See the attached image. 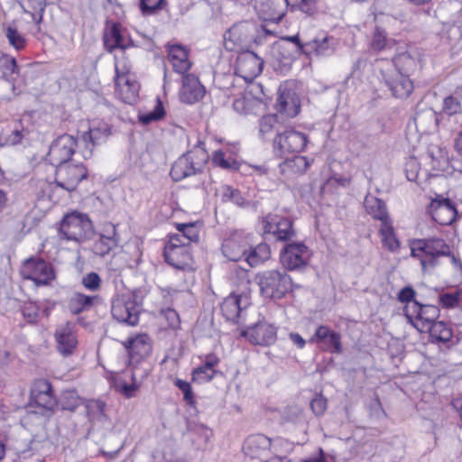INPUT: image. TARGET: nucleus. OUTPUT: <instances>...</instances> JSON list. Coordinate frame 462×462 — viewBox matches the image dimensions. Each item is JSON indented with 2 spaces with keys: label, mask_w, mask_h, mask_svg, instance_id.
I'll return each instance as SVG.
<instances>
[{
  "label": "nucleus",
  "mask_w": 462,
  "mask_h": 462,
  "mask_svg": "<svg viewBox=\"0 0 462 462\" xmlns=\"http://www.w3.org/2000/svg\"><path fill=\"white\" fill-rule=\"evenodd\" d=\"M78 152L72 146H49L48 155L51 164L56 165L55 184L69 191H74L79 182L88 178V170L82 163L70 162Z\"/></svg>",
  "instance_id": "nucleus-1"
},
{
  "label": "nucleus",
  "mask_w": 462,
  "mask_h": 462,
  "mask_svg": "<svg viewBox=\"0 0 462 462\" xmlns=\"http://www.w3.org/2000/svg\"><path fill=\"white\" fill-rule=\"evenodd\" d=\"M275 31L266 24L258 25L252 21L235 23L224 33V46L229 51L250 50L252 46L262 45L268 36H274Z\"/></svg>",
  "instance_id": "nucleus-2"
},
{
  "label": "nucleus",
  "mask_w": 462,
  "mask_h": 462,
  "mask_svg": "<svg viewBox=\"0 0 462 462\" xmlns=\"http://www.w3.org/2000/svg\"><path fill=\"white\" fill-rule=\"evenodd\" d=\"M208 161V153L203 146H194V149L182 153L171 165L170 176L174 182L195 177L197 183L194 188H200L205 181L204 170Z\"/></svg>",
  "instance_id": "nucleus-3"
},
{
  "label": "nucleus",
  "mask_w": 462,
  "mask_h": 462,
  "mask_svg": "<svg viewBox=\"0 0 462 462\" xmlns=\"http://www.w3.org/2000/svg\"><path fill=\"white\" fill-rule=\"evenodd\" d=\"M411 256L420 261L423 273L439 266L441 257L450 254V245L438 236L414 238L409 241Z\"/></svg>",
  "instance_id": "nucleus-4"
},
{
  "label": "nucleus",
  "mask_w": 462,
  "mask_h": 462,
  "mask_svg": "<svg viewBox=\"0 0 462 462\" xmlns=\"http://www.w3.org/2000/svg\"><path fill=\"white\" fill-rule=\"evenodd\" d=\"M279 441L263 434H253L245 439L242 448L246 457L260 462H291L287 457L277 454Z\"/></svg>",
  "instance_id": "nucleus-5"
},
{
  "label": "nucleus",
  "mask_w": 462,
  "mask_h": 462,
  "mask_svg": "<svg viewBox=\"0 0 462 462\" xmlns=\"http://www.w3.org/2000/svg\"><path fill=\"white\" fill-rule=\"evenodd\" d=\"M59 231L64 239L79 243L92 239L95 235L94 226L88 216L77 210L63 216Z\"/></svg>",
  "instance_id": "nucleus-6"
},
{
  "label": "nucleus",
  "mask_w": 462,
  "mask_h": 462,
  "mask_svg": "<svg viewBox=\"0 0 462 462\" xmlns=\"http://www.w3.org/2000/svg\"><path fill=\"white\" fill-rule=\"evenodd\" d=\"M256 279L261 294L273 300L282 299L293 288L292 279L285 270H266L259 273Z\"/></svg>",
  "instance_id": "nucleus-7"
},
{
  "label": "nucleus",
  "mask_w": 462,
  "mask_h": 462,
  "mask_svg": "<svg viewBox=\"0 0 462 462\" xmlns=\"http://www.w3.org/2000/svg\"><path fill=\"white\" fill-rule=\"evenodd\" d=\"M123 346L127 351L128 366L139 371H141L142 367L149 366L151 368L147 359L152 354V343L148 334L138 333L129 337L123 342Z\"/></svg>",
  "instance_id": "nucleus-8"
},
{
  "label": "nucleus",
  "mask_w": 462,
  "mask_h": 462,
  "mask_svg": "<svg viewBox=\"0 0 462 462\" xmlns=\"http://www.w3.org/2000/svg\"><path fill=\"white\" fill-rule=\"evenodd\" d=\"M21 275L37 287L50 285L56 279L52 263L39 256H31L23 262Z\"/></svg>",
  "instance_id": "nucleus-9"
},
{
  "label": "nucleus",
  "mask_w": 462,
  "mask_h": 462,
  "mask_svg": "<svg viewBox=\"0 0 462 462\" xmlns=\"http://www.w3.org/2000/svg\"><path fill=\"white\" fill-rule=\"evenodd\" d=\"M111 313L119 323L134 327L139 323L141 305L136 291L117 296L112 300Z\"/></svg>",
  "instance_id": "nucleus-10"
},
{
  "label": "nucleus",
  "mask_w": 462,
  "mask_h": 462,
  "mask_svg": "<svg viewBox=\"0 0 462 462\" xmlns=\"http://www.w3.org/2000/svg\"><path fill=\"white\" fill-rule=\"evenodd\" d=\"M265 239L290 243L297 236L293 221L287 217L268 214L262 218Z\"/></svg>",
  "instance_id": "nucleus-11"
},
{
  "label": "nucleus",
  "mask_w": 462,
  "mask_h": 462,
  "mask_svg": "<svg viewBox=\"0 0 462 462\" xmlns=\"http://www.w3.org/2000/svg\"><path fill=\"white\" fill-rule=\"evenodd\" d=\"M439 312L438 306L421 304L419 301L403 308V314L408 322L420 332H425V328L438 319Z\"/></svg>",
  "instance_id": "nucleus-12"
},
{
  "label": "nucleus",
  "mask_w": 462,
  "mask_h": 462,
  "mask_svg": "<svg viewBox=\"0 0 462 462\" xmlns=\"http://www.w3.org/2000/svg\"><path fill=\"white\" fill-rule=\"evenodd\" d=\"M30 404L42 409V415H50L58 406V401L54 395V390L51 382L47 379L35 380L31 387Z\"/></svg>",
  "instance_id": "nucleus-13"
},
{
  "label": "nucleus",
  "mask_w": 462,
  "mask_h": 462,
  "mask_svg": "<svg viewBox=\"0 0 462 462\" xmlns=\"http://www.w3.org/2000/svg\"><path fill=\"white\" fill-rule=\"evenodd\" d=\"M382 81L396 98H407L413 91V81L411 76L393 70L392 69H380Z\"/></svg>",
  "instance_id": "nucleus-14"
},
{
  "label": "nucleus",
  "mask_w": 462,
  "mask_h": 462,
  "mask_svg": "<svg viewBox=\"0 0 462 462\" xmlns=\"http://www.w3.org/2000/svg\"><path fill=\"white\" fill-rule=\"evenodd\" d=\"M308 246L304 242H290L284 245L280 251V262L288 271H299L308 265Z\"/></svg>",
  "instance_id": "nucleus-15"
},
{
  "label": "nucleus",
  "mask_w": 462,
  "mask_h": 462,
  "mask_svg": "<svg viewBox=\"0 0 462 462\" xmlns=\"http://www.w3.org/2000/svg\"><path fill=\"white\" fill-rule=\"evenodd\" d=\"M53 337L56 351L62 357H69L75 353L79 341L74 323L66 321L57 325Z\"/></svg>",
  "instance_id": "nucleus-16"
},
{
  "label": "nucleus",
  "mask_w": 462,
  "mask_h": 462,
  "mask_svg": "<svg viewBox=\"0 0 462 462\" xmlns=\"http://www.w3.org/2000/svg\"><path fill=\"white\" fill-rule=\"evenodd\" d=\"M240 335L253 345L268 346L277 339V327L265 320H259L242 330Z\"/></svg>",
  "instance_id": "nucleus-17"
},
{
  "label": "nucleus",
  "mask_w": 462,
  "mask_h": 462,
  "mask_svg": "<svg viewBox=\"0 0 462 462\" xmlns=\"http://www.w3.org/2000/svg\"><path fill=\"white\" fill-rule=\"evenodd\" d=\"M427 211L432 219L441 226L451 225L457 217V209L455 203L449 198L442 196H437L431 199Z\"/></svg>",
  "instance_id": "nucleus-18"
},
{
  "label": "nucleus",
  "mask_w": 462,
  "mask_h": 462,
  "mask_svg": "<svg viewBox=\"0 0 462 462\" xmlns=\"http://www.w3.org/2000/svg\"><path fill=\"white\" fill-rule=\"evenodd\" d=\"M337 47V40L326 32H319L310 38L306 45L305 56L310 60L324 59L332 56Z\"/></svg>",
  "instance_id": "nucleus-19"
},
{
  "label": "nucleus",
  "mask_w": 462,
  "mask_h": 462,
  "mask_svg": "<svg viewBox=\"0 0 462 462\" xmlns=\"http://www.w3.org/2000/svg\"><path fill=\"white\" fill-rule=\"evenodd\" d=\"M236 60V73L245 79H252L260 75L263 69V60L251 50L238 51Z\"/></svg>",
  "instance_id": "nucleus-20"
},
{
  "label": "nucleus",
  "mask_w": 462,
  "mask_h": 462,
  "mask_svg": "<svg viewBox=\"0 0 462 462\" xmlns=\"http://www.w3.org/2000/svg\"><path fill=\"white\" fill-rule=\"evenodd\" d=\"M97 236L91 246V251L95 255L104 257L118 246L120 237L116 226L110 222L103 225Z\"/></svg>",
  "instance_id": "nucleus-21"
},
{
  "label": "nucleus",
  "mask_w": 462,
  "mask_h": 462,
  "mask_svg": "<svg viewBox=\"0 0 462 462\" xmlns=\"http://www.w3.org/2000/svg\"><path fill=\"white\" fill-rule=\"evenodd\" d=\"M287 9L288 5L285 0H264L257 7L258 15L267 28L271 24L279 23L285 16Z\"/></svg>",
  "instance_id": "nucleus-22"
},
{
  "label": "nucleus",
  "mask_w": 462,
  "mask_h": 462,
  "mask_svg": "<svg viewBox=\"0 0 462 462\" xmlns=\"http://www.w3.org/2000/svg\"><path fill=\"white\" fill-rule=\"evenodd\" d=\"M274 106L278 113L290 118L295 117L300 111L299 97L295 91L283 85H281L278 89Z\"/></svg>",
  "instance_id": "nucleus-23"
},
{
  "label": "nucleus",
  "mask_w": 462,
  "mask_h": 462,
  "mask_svg": "<svg viewBox=\"0 0 462 462\" xmlns=\"http://www.w3.org/2000/svg\"><path fill=\"white\" fill-rule=\"evenodd\" d=\"M182 86L180 99L182 103L192 105L201 100L206 93L205 87L194 74H182Z\"/></svg>",
  "instance_id": "nucleus-24"
},
{
  "label": "nucleus",
  "mask_w": 462,
  "mask_h": 462,
  "mask_svg": "<svg viewBox=\"0 0 462 462\" xmlns=\"http://www.w3.org/2000/svg\"><path fill=\"white\" fill-rule=\"evenodd\" d=\"M165 262L175 269L181 271L192 270L193 255L191 246L164 248Z\"/></svg>",
  "instance_id": "nucleus-25"
},
{
  "label": "nucleus",
  "mask_w": 462,
  "mask_h": 462,
  "mask_svg": "<svg viewBox=\"0 0 462 462\" xmlns=\"http://www.w3.org/2000/svg\"><path fill=\"white\" fill-rule=\"evenodd\" d=\"M310 341L326 345L327 350L331 354L340 355L343 353L340 333L327 325L318 326Z\"/></svg>",
  "instance_id": "nucleus-26"
},
{
  "label": "nucleus",
  "mask_w": 462,
  "mask_h": 462,
  "mask_svg": "<svg viewBox=\"0 0 462 462\" xmlns=\"http://www.w3.org/2000/svg\"><path fill=\"white\" fill-rule=\"evenodd\" d=\"M419 55L411 49H398L392 58L393 70L411 76L419 68Z\"/></svg>",
  "instance_id": "nucleus-27"
},
{
  "label": "nucleus",
  "mask_w": 462,
  "mask_h": 462,
  "mask_svg": "<svg viewBox=\"0 0 462 462\" xmlns=\"http://www.w3.org/2000/svg\"><path fill=\"white\" fill-rule=\"evenodd\" d=\"M421 160H429V164L434 171H445L449 165L450 157L447 146H428L427 152L421 156Z\"/></svg>",
  "instance_id": "nucleus-28"
},
{
  "label": "nucleus",
  "mask_w": 462,
  "mask_h": 462,
  "mask_svg": "<svg viewBox=\"0 0 462 462\" xmlns=\"http://www.w3.org/2000/svg\"><path fill=\"white\" fill-rule=\"evenodd\" d=\"M364 206L367 214L374 219L379 220L381 225L392 220L383 199L368 194L365 198Z\"/></svg>",
  "instance_id": "nucleus-29"
},
{
  "label": "nucleus",
  "mask_w": 462,
  "mask_h": 462,
  "mask_svg": "<svg viewBox=\"0 0 462 462\" xmlns=\"http://www.w3.org/2000/svg\"><path fill=\"white\" fill-rule=\"evenodd\" d=\"M116 91L122 101L125 104L132 105L136 102L139 95L140 85L134 77L115 80Z\"/></svg>",
  "instance_id": "nucleus-30"
},
{
  "label": "nucleus",
  "mask_w": 462,
  "mask_h": 462,
  "mask_svg": "<svg viewBox=\"0 0 462 462\" xmlns=\"http://www.w3.org/2000/svg\"><path fill=\"white\" fill-rule=\"evenodd\" d=\"M168 58L172 64L174 71L179 74H185L190 69L191 63L189 60L188 51L180 44L169 47Z\"/></svg>",
  "instance_id": "nucleus-31"
},
{
  "label": "nucleus",
  "mask_w": 462,
  "mask_h": 462,
  "mask_svg": "<svg viewBox=\"0 0 462 462\" xmlns=\"http://www.w3.org/2000/svg\"><path fill=\"white\" fill-rule=\"evenodd\" d=\"M397 41L389 36L387 31L379 25L373 29L369 41V48L374 52L393 49Z\"/></svg>",
  "instance_id": "nucleus-32"
},
{
  "label": "nucleus",
  "mask_w": 462,
  "mask_h": 462,
  "mask_svg": "<svg viewBox=\"0 0 462 462\" xmlns=\"http://www.w3.org/2000/svg\"><path fill=\"white\" fill-rule=\"evenodd\" d=\"M151 372V368L142 367L141 371L136 369H132L131 374V383H128L125 380H116L115 382V388L120 392L125 397L131 398L134 395V393L137 391L139 384L137 383L138 377L141 380L145 379Z\"/></svg>",
  "instance_id": "nucleus-33"
},
{
  "label": "nucleus",
  "mask_w": 462,
  "mask_h": 462,
  "mask_svg": "<svg viewBox=\"0 0 462 462\" xmlns=\"http://www.w3.org/2000/svg\"><path fill=\"white\" fill-rule=\"evenodd\" d=\"M220 310L226 320L232 323H237L242 312V295L231 293L224 299L220 305Z\"/></svg>",
  "instance_id": "nucleus-34"
},
{
  "label": "nucleus",
  "mask_w": 462,
  "mask_h": 462,
  "mask_svg": "<svg viewBox=\"0 0 462 462\" xmlns=\"http://www.w3.org/2000/svg\"><path fill=\"white\" fill-rule=\"evenodd\" d=\"M98 296L86 295L81 292H75L68 300V309L72 315H79L85 311L90 310Z\"/></svg>",
  "instance_id": "nucleus-35"
},
{
  "label": "nucleus",
  "mask_w": 462,
  "mask_h": 462,
  "mask_svg": "<svg viewBox=\"0 0 462 462\" xmlns=\"http://www.w3.org/2000/svg\"><path fill=\"white\" fill-rule=\"evenodd\" d=\"M104 46L109 53H112L116 49H120L122 54H125L129 45H125V37L118 23H114L109 33L104 36Z\"/></svg>",
  "instance_id": "nucleus-36"
},
{
  "label": "nucleus",
  "mask_w": 462,
  "mask_h": 462,
  "mask_svg": "<svg viewBox=\"0 0 462 462\" xmlns=\"http://www.w3.org/2000/svg\"><path fill=\"white\" fill-rule=\"evenodd\" d=\"M221 251L227 260L238 262L244 259L246 254V245L236 238H228L224 240L221 245Z\"/></svg>",
  "instance_id": "nucleus-37"
},
{
  "label": "nucleus",
  "mask_w": 462,
  "mask_h": 462,
  "mask_svg": "<svg viewBox=\"0 0 462 462\" xmlns=\"http://www.w3.org/2000/svg\"><path fill=\"white\" fill-rule=\"evenodd\" d=\"M429 332L431 342L448 343L453 337L451 327L444 321H434L425 328Z\"/></svg>",
  "instance_id": "nucleus-38"
},
{
  "label": "nucleus",
  "mask_w": 462,
  "mask_h": 462,
  "mask_svg": "<svg viewBox=\"0 0 462 462\" xmlns=\"http://www.w3.org/2000/svg\"><path fill=\"white\" fill-rule=\"evenodd\" d=\"M309 142L310 139L306 133L294 128H287L282 132H277L273 144H307Z\"/></svg>",
  "instance_id": "nucleus-39"
},
{
  "label": "nucleus",
  "mask_w": 462,
  "mask_h": 462,
  "mask_svg": "<svg viewBox=\"0 0 462 462\" xmlns=\"http://www.w3.org/2000/svg\"><path fill=\"white\" fill-rule=\"evenodd\" d=\"M270 255V245L266 243H260L255 246H251L249 249L246 248V254L244 259L250 267H255L268 260Z\"/></svg>",
  "instance_id": "nucleus-40"
},
{
  "label": "nucleus",
  "mask_w": 462,
  "mask_h": 462,
  "mask_svg": "<svg viewBox=\"0 0 462 462\" xmlns=\"http://www.w3.org/2000/svg\"><path fill=\"white\" fill-rule=\"evenodd\" d=\"M313 162V157L293 153L287 156L281 165H283L293 172L304 173Z\"/></svg>",
  "instance_id": "nucleus-41"
},
{
  "label": "nucleus",
  "mask_w": 462,
  "mask_h": 462,
  "mask_svg": "<svg viewBox=\"0 0 462 462\" xmlns=\"http://www.w3.org/2000/svg\"><path fill=\"white\" fill-rule=\"evenodd\" d=\"M111 134V128L105 122H97L93 124L88 131L84 134V140L88 136L92 144H98L101 142H106V137Z\"/></svg>",
  "instance_id": "nucleus-42"
},
{
  "label": "nucleus",
  "mask_w": 462,
  "mask_h": 462,
  "mask_svg": "<svg viewBox=\"0 0 462 462\" xmlns=\"http://www.w3.org/2000/svg\"><path fill=\"white\" fill-rule=\"evenodd\" d=\"M221 201L223 203L231 202L240 208H245L249 206V201L244 197L241 190L235 189L230 185H224L222 187Z\"/></svg>",
  "instance_id": "nucleus-43"
},
{
  "label": "nucleus",
  "mask_w": 462,
  "mask_h": 462,
  "mask_svg": "<svg viewBox=\"0 0 462 462\" xmlns=\"http://www.w3.org/2000/svg\"><path fill=\"white\" fill-rule=\"evenodd\" d=\"M382 236V243L389 251L394 252L400 247V242L395 236L393 221H388L381 225L379 229Z\"/></svg>",
  "instance_id": "nucleus-44"
},
{
  "label": "nucleus",
  "mask_w": 462,
  "mask_h": 462,
  "mask_svg": "<svg viewBox=\"0 0 462 462\" xmlns=\"http://www.w3.org/2000/svg\"><path fill=\"white\" fill-rule=\"evenodd\" d=\"M8 43L17 51H23L28 44V40L20 32L14 24H8L4 29Z\"/></svg>",
  "instance_id": "nucleus-45"
},
{
  "label": "nucleus",
  "mask_w": 462,
  "mask_h": 462,
  "mask_svg": "<svg viewBox=\"0 0 462 462\" xmlns=\"http://www.w3.org/2000/svg\"><path fill=\"white\" fill-rule=\"evenodd\" d=\"M106 403L100 400H92L86 404V412L90 421L105 422L107 416L105 412Z\"/></svg>",
  "instance_id": "nucleus-46"
},
{
  "label": "nucleus",
  "mask_w": 462,
  "mask_h": 462,
  "mask_svg": "<svg viewBox=\"0 0 462 462\" xmlns=\"http://www.w3.org/2000/svg\"><path fill=\"white\" fill-rule=\"evenodd\" d=\"M414 123L418 129L422 132H429L437 127L438 118L432 110L417 113L414 117Z\"/></svg>",
  "instance_id": "nucleus-47"
},
{
  "label": "nucleus",
  "mask_w": 462,
  "mask_h": 462,
  "mask_svg": "<svg viewBox=\"0 0 462 462\" xmlns=\"http://www.w3.org/2000/svg\"><path fill=\"white\" fill-rule=\"evenodd\" d=\"M200 226L201 225L198 222L176 224V228L180 233V236H183L189 245L190 243H199Z\"/></svg>",
  "instance_id": "nucleus-48"
},
{
  "label": "nucleus",
  "mask_w": 462,
  "mask_h": 462,
  "mask_svg": "<svg viewBox=\"0 0 462 462\" xmlns=\"http://www.w3.org/2000/svg\"><path fill=\"white\" fill-rule=\"evenodd\" d=\"M0 71L3 79L8 82L12 81L14 74H19V66L14 57L3 53L0 56Z\"/></svg>",
  "instance_id": "nucleus-49"
},
{
  "label": "nucleus",
  "mask_w": 462,
  "mask_h": 462,
  "mask_svg": "<svg viewBox=\"0 0 462 462\" xmlns=\"http://www.w3.org/2000/svg\"><path fill=\"white\" fill-rule=\"evenodd\" d=\"M222 374L218 370L207 368L206 365H200L191 371V382L203 384L211 382L217 374Z\"/></svg>",
  "instance_id": "nucleus-50"
},
{
  "label": "nucleus",
  "mask_w": 462,
  "mask_h": 462,
  "mask_svg": "<svg viewBox=\"0 0 462 462\" xmlns=\"http://www.w3.org/2000/svg\"><path fill=\"white\" fill-rule=\"evenodd\" d=\"M282 50H284L282 46H277V54L275 55V60L273 61V66L279 73L286 74L291 69L293 58L290 53H283Z\"/></svg>",
  "instance_id": "nucleus-51"
},
{
  "label": "nucleus",
  "mask_w": 462,
  "mask_h": 462,
  "mask_svg": "<svg viewBox=\"0 0 462 462\" xmlns=\"http://www.w3.org/2000/svg\"><path fill=\"white\" fill-rule=\"evenodd\" d=\"M212 162L216 166L225 170L238 171L240 168V163L236 159L232 158V156L226 157L221 150H217L213 153Z\"/></svg>",
  "instance_id": "nucleus-52"
},
{
  "label": "nucleus",
  "mask_w": 462,
  "mask_h": 462,
  "mask_svg": "<svg viewBox=\"0 0 462 462\" xmlns=\"http://www.w3.org/2000/svg\"><path fill=\"white\" fill-rule=\"evenodd\" d=\"M132 66L129 60L123 55L122 59L115 56V80L121 81L122 79L133 77L130 74Z\"/></svg>",
  "instance_id": "nucleus-53"
},
{
  "label": "nucleus",
  "mask_w": 462,
  "mask_h": 462,
  "mask_svg": "<svg viewBox=\"0 0 462 462\" xmlns=\"http://www.w3.org/2000/svg\"><path fill=\"white\" fill-rule=\"evenodd\" d=\"M173 384L182 393L183 401L190 407L195 406V394L190 383L180 378H176Z\"/></svg>",
  "instance_id": "nucleus-54"
},
{
  "label": "nucleus",
  "mask_w": 462,
  "mask_h": 462,
  "mask_svg": "<svg viewBox=\"0 0 462 462\" xmlns=\"http://www.w3.org/2000/svg\"><path fill=\"white\" fill-rule=\"evenodd\" d=\"M442 111L449 116L461 113L460 98L453 95L446 97L443 100Z\"/></svg>",
  "instance_id": "nucleus-55"
},
{
  "label": "nucleus",
  "mask_w": 462,
  "mask_h": 462,
  "mask_svg": "<svg viewBox=\"0 0 462 462\" xmlns=\"http://www.w3.org/2000/svg\"><path fill=\"white\" fill-rule=\"evenodd\" d=\"M165 0H140L139 7L143 15H152L162 9Z\"/></svg>",
  "instance_id": "nucleus-56"
},
{
  "label": "nucleus",
  "mask_w": 462,
  "mask_h": 462,
  "mask_svg": "<svg viewBox=\"0 0 462 462\" xmlns=\"http://www.w3.org/2000/svg\"><path fill=\"white\" fill-rule=\"evenodd\" d=\"M80 405V399L73 391L65 393L60 400L61 409L69 411H75Z\"/></svg>",
  "instance_id": "nucleus-57"
},
{
  "label": "nucleus",
  "mask_w": 462,
  "mask_h": 462,
  "mask_svg": "<svg viewBox=\"0 0 462 462\" xmlns=\"http://www.w3.org/2000/svg\"><path fill=\"white\" fill-rule=\"evenodd\" d=\"M285 2L288 7L299 9L309 15L313 14L316 10L315 0H285Z\"/></svg>",
  "instance_id": "nucleus-58"
},
{
  "label": "nucleus",
  "mask_w": 462,
  "mask_h": 462,
  "mask_svg": "<svg viewBox=\"0 0 462 462\" xmlns=\"http://www.w3.org/2000/svg\"><path fill=\"white\" fill-rule=\"evenodd\" d=\"M101 283V277L96 272H90L82 277L83 286L90 291H97L99 290Z\"/></svg>",
  "instance_id": "nucleus-59"
},
{
  "label": "nucleus",
  "mask_w": 462,
  "mask_h": 462,
  "mask_svg": "<svg viewBox=\"0 0 462 462\" xmlns=\"http://www.w3.org/2000/svg\"><path fill=\"white\" fill-rule=\"evenodd\" d=\"M39 310L40 308L36 303L28 302L23 306L22 314L28 323L35 324L39 319Z\"/></svg>",
  "instance_id": "nucleus-60"
},
{
  "label": "nucleus",
  "mask_w": 462,
  "mask_h": 462,
  "mask_svg": "<svg viewBox=\"0 0 462 462\" xmlns=\"http://www.w3.org/2000/svg\"><path fill=\"white\" fill-rule=\"evenodd\" d=\"M415 297L416 291L411 285L404 286L397 294V300L404 303L405 306L411 305L414 301H418Z\"/></svg>",
  "instance_id": "nucleus-61"
},
{
  "label": "nucleus",
  "mask_w": 462,
  "mask_h": 462,
  "mask_svg": "<svg viewBox=\"0 0 462 462\" xmlns=\"http://www.w3.org/2000/svg\"><path fill=\"white\" fill-rule=\"evenodd\" d=\"M460 300V293L456 292H444L439 295V301L443 308H455L458 305Z\"/></svg>",
  "instance_id": "nucleus-62"
},
{
  "label": "nucleus",
  "mask_w": 462,
  "mask_h": 462,
  "mask_svg": "<svg viewBox=\"0 0 462 462\" xmlns=\"http://www.w3.org/2000/svg\"><path fill=\"white\" fill-rule=\"evenodd\" d=\"M277 123L276 115H266L263 116L260 121V134L264 139V135L272 132L274 125Z\"/></svg>",
  "instance_id": "nucleus-63"
},
{
  "label": "nucleus",
  "mask_w": 462,
  "mask_h": 462,
  "mask_svg": "<svg viewBox=\"0 0 462 462\" xmlns=\"http://www.w3.org/2000/svg\"><path fill=\"white\" fill-rule=\"evenodd\" d=\"M310 409L316 416H321L327 410V399L321 394L316 395L310 403Z\"/></svg>",
  "instance_id": "nucleus-64"
}]
</instances>
